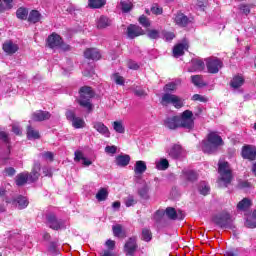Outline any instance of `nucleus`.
<instances>
[{"instance_id": "nucleus-62", "label": "nucleus", "mask_w": 256, "mask_h": 256, "mask_svg": "<svg viewBox=\"0 0 256 256\" xmlns=\"http://www.w3.org/2000/svg\"><path fill=\"white\" fill-rule=\"evenodd\" d=\"M83 159H85V157L83 156V152L76 151L74 161H83Z\"/></svg>"}, {"instance_id": "nucleus-44", "label": "nucleus", "mask_w": 256, "mask_h": 256, "mask_svg": "<svg viewBox=\"0 0 256 256\" xmlns=\"http://www.w3.org/2000/svg\"><path fill=\"white\" fill-rule=\"evenodd\" d=\"M192 83L196 87H203V77L201 75H194L191 77Z\"/></svg>"}, {"instance_id": "nucleus-46", "label": "nucleus", "mask_w": 256, "mask_h": 256, "mask_svg": "<svg viewBox=\"0 0 256 256\" xmlns=\"http://www.w3.org/2000/svg\"><path fill=\"white\" fill-rule=\"evenodd\" d=\"M198 191L201 195H208L209 194V186L206 182H201Z\"/></svg>"}, {"instance_id": "nucleus-30", "label": "nucleus", "mask_w": 256, "mask_h": 256, "mask_svg": "<svg viewBox=\"0 0 256 256\" xmlns=\"http://www.w3.org/2000/svg\"><path fill=\"white\" fill-rule=\"evenodd\" d=\"M252 203L249 198H243L238 204L237 209L238 211H247L251 207Z\"/></svg>"}, {"instance_id": "nucleus-45", "label": "nucleus", "mask_w": 256, "mask_h": 256, "mask_svg": "<svg viewBox=\"0 0 256 256\" xmlns=\"http://www.w3.org/2000/svg\"><path fill=\"white\" fill-rule=\"evenodd\" d=\"M166 215H167L168 219H172L173 221H175V219H177V211L173 207H168L166 209Z\"/></svg>"}, {"instance_id": "nucleus-51", "label": "nucleus", "mask_w": 256, "mask_h": 256, "mask_svg": "<svg viewBox=\"0 0 256 256\" xmlns=\"http://www.w3.org/2000/svg\"><path fill=\"white\" fill-rule=\"evenodd\" d=\"M113 79H114L116 85H125V79L122 76H120L119 74H117V73L114 74Z\"/></svg>"}, {"instance_id": "nucleus-56", "label": "nucleus", "mask_w": 256, "mask_h": 256, "mask_svg": "<svg viewBox=\"0 0 256 256\" xmlns=\"http://www.w3.org/2000/svg\"><path fill=\"white\" fill-rule=\"evenodd\" d=\"M149 39H159V31L157 30H149L148 31Z\"/></svg>"}, {"instance_id": "nucleus-9", "label": "nucleus", "mask_w": 256, "mask_h": 256, "mask_svg": "<svg viewBox=\"0 0 256 256\" xmlns=\"http://www.w3.org/2000/svg\"><path fill=\"white\" fill-rule=\"evenodd\" d=\"M206 67L208 69V73H219V69L223 67V62L217 58H207L206 59Z\"/></svg>"}, {"instance_id": "nucleus-7", "label": "nucleus", "mask_w": 256, "mask_h": 256, "mask_svg": "<svg viewBox=\"0 0 256 256\" xmlns=\"http://www.w3.org/2000/svg\"><path fill=\"white\" fill-rule=\"evenodd\" d=\"M48 46L50 49H62V51H69V45L63 43V39L58 34H51L48 37Z\"/></svg>"}, {"instance_id": "nucleus-47", "label": "nucleus", "mask_w": 256, "mask_h": 256, "mask_svg": "<svg viewBox=\"0 0 256 256\" xmlns=\"http://www.w3.org/2000/svg\"><path fill=\"white\" fill-rule=\"evenodd\" d=\"M153 238V234H151V230L144 228L142 230V239L143 241L149 242Z\"/></svg>"}, {"instance_id": "nucleus-63", "label": "nucleus", "mask_w": 256, "mask_h": 256, "mask_svg": "<svg viewBox=\"0 0 256 256\" xmlns=\"http://www.w3.org/2000/svg\"><path fill=\"white\" fill-rule=\"evenodd\" d=\"M0 139L4 141V143H9V135H7V132H0Z\"/></svg>"}, {"instance_id": "nucleus-52", "label": "nucleus", "mask_w": 256, "mask_h": 256, "mask_svg": "<svg viewBox=\"0 0 256 256\" xmlns=\"http://www.w3.org/2000/svg\"><path fill=\"white\" fill-rule=\"evenodd\" d=\"M192 101H199L200 103H207V97H204L199 94H194L192 96Z\"/></svg>"}, {"instance_id": "nucleus-23", "label": "nucleus", "mask_w": 256, "mask_h": 256, "mask_svg": "<svg viewBox=\"0 0 256 256\" xmlns=\"http://www.w3.org/2000/svg\"><path fill=\"white\" fill-rule=\"evenodd\" d=\"M12 205L17 207V209H25L29 205V200H27L24 196H18L13 199Z\"/></svg>"}, {"instance_id": "nucleus-28", "label": "nucleus", "mask_w": 256, "mask_h": 256, "mask_svg": "<svg viewBox=\"0 0 256 256\" xmlns=\"http://www.w3.org/2000/svg\"><path fill=\"white\" fill-rule=\"evenodd\" d=\"M114 237H119L121 239H125L127 237V233L123 230V226L120 224L114 225L112 227Z\"/></svg>"}, {"instance_id": "nucleus-40", "label": "nucleus", "mask_w": 256, "mask_h": 256, "mask_svg": "<svg viewBox=\"0 0 256 256\" xmlns=\"http://www.w3.org/2000/svg\"><path fill=\"white\" fill-rule=\"evenodd\" d=\"M178 85V82H169L164 86L163 91H165L166 93H173V91H177Z\"/></svg>"}, {"instance_id": "nucleus-17", "label": "nucleus", "mask_w": 256, "mask_h": 256, "mask_svg": "<svg viewBox=\"0 0 256 256\" xmlns=\"http://www.w3.org/2000/svg\"><path fill=\"white\" fill-rule=\"evenodd\" d=\"M145 171H147V164L145 163V161L143 160L136 161L134 165L135 177L137 179H141V176L143 175V173H145Z\"/></svg>"}, {"instance_id": "nucleus-14", "label": "nucleus", "mask_w": 256, "mask_h": 256, "mask_svg": "<svg viewBox=\"0 0 256 256\" xmlns=\"http://www.w3.org/2000/svg\"><path fill=\"white\" fill-rule=\"evenodd\" d=\"M2 49L7 55H15V53L19 51V45L13 43L11 40H7L4 42Z\"/></svg>"}, {"instance_id": "nucleus-31", "label": "nucleus", "mask_w": 256, "mask_h": 256, "mask_svg": "<svg viewBox=\"0 0 256 256\" xmlns=\"http://www.w3.org/2000/svg\"><path fill=\"white\" fill-rule=\"evenodd\" d=\"M245 225L248 227V229L256 228V210H254L252 214L246 219Z\"/></svg>"}, {"instance_id": "nucleus-61", "label": "nucleus", "mask_w": 256, "mask_h": 256, "mask_svg": "<svg viewBox=\"0 0 256 256\" xmlns=\"http://www.w3.org/2000/svg\"><path fill=\"white\" fill-rule=\"evenodd\" d=\"M128 68L134 69V71H137V69H139V65L135 61L130 60L128 61Z\"/></svg>"}, {"instance_id": "nucleus-21", "label": "nucleus", "mask_w": 256, "mask_h": 256, "mask_svg": "<svg viewBox=\"0 0 256 256\" xmlns=\"http://www.w3.org/2000/svg\"><path fill=\"white\" fill-rule=\"evenodd\" d=\"M203 69H205V62L200 59H193L191 61V67L188 68V71L190 73H194V71H203Z\"/></svg>"}, {"instance_id": "nucleus-25", "label": "nucleus", "mask_w": 256, "mask_h": 256, "mask_svg": "<svg viewBox=\"0 0 256 256\" xmlns=\"http://www.w3.org/2000/svg\"><path fill=\"white\" fill-rule=\"evenodd\" d=\"M29 181V172H23L16 176V185L18 187H23Z\"/></svg>"}, {"instance_id": "nucleus-12", "label": "nucleus", "mask_w": 256, "mask_h": 256, "mask_svg": "<svg viewBox=\"0 0 256 256\" xmlns=\"http://www.w3.org/2000/svg\"><path fill=\"white\" fill-rule=\"evenodd\" d=\"M164 126L167 129L175 130L180 127V117L179 116H170L164 120Z\"/></svg>"}, {"instance_id": "nucleus-41", "label": "nucleus", "mask_w": 256, "mask_h": 256, "mask_svg": "<svg viewBox=\"0 0 256 256\" xmlns=\"http://www.w3.org/2000/svg\"><path fill=\"white\" fill-rule=\"evenodd\" d=\"M27 137L28 139H39V131L33 129V127L28 126L27 128Z\"/></svg>"}, {"instance_id": "nucleus-1", "label": "nucleus", "mask_w": 256, "mask_h": 256, "mask_svg": "<svg viewBox=\"0 0 256 256\" xmlns=\"http://www.w3.org/2000/svg\"><path fill=\"white\" fill-rule=\"evenodd\" d=\"M225 142L223 138L219 135V132L211 131L207 135V139L202 141V151L204 153H215L219 147H223Z\"/></svg>"}, {"instance_id": "nucleus-48", "label": "nucleus", "mask_w": 256, "mask_h": 256, "mask_svg": "<svg viewBox=\"0 0 256 256\" xmlns=\"http://www.w3.org/2000/svg\"><path fill=\"white\" fill-rule=\"evenodd\" d=\"M138 21L140 25H142V27H151V22L149 21V18H147L145 15L140 16Z\"/></svg>"}, {"instance_id": "nucleus-53", "label": "nucleus", "mask_w": 256, "mask_h": 256, "mask_svg": "<svg viewBox=\"0 0 256 256\" xmlns=\"http://www.w3.org/2000/svg\"><path fill=\"white\" fill-rule=\"evenodd\" d=\"M239 9L242 11V13H244V15H249V13H251V7H249L247 4L240 5Z\"/></svg>"}, {"instance_id": "nucleus-18", "label": "nucleus", "mask_w": 256, "mask_h": 256, "mask_svg": "<svg viewBox=\"0 0 256 256\" xmlns=\"http://www.w3.org/2000/svg\"><path fill=\"white\" fill-rule=\"evenodd\" d=\"M84 57L92 61H99L101 59V52L97 48H88L84 51Z\"/></svg>"}, {"instance_id": "nucleus-43", "label": "nucleus", "mask_w": 256, "mask_h": 256, "mask_svg": "<svg viewBox=\"0 0 256 256\" xmlns=\"http://www.w3.org/2000/svg\"><path fill=\"white\" fill-rule=\"evenodd\" d=\"M113 129L116 131V133H125V127L121 121H115L113 123Z\"/></svg>"}, {"instance_id": "nucleus-35", "label": "nucleus", "mask_w": 256, "mask_h": 256, "mask_svg": "<svg viewBox=\"0 0 256 256\" xmlns=\"http://www.w3.org/2000/svg\"><path fill=\"white\" fill-rule=\"evenodd\" d=\"M156 169L158 171H166V169H169V160L162 158L159 162L156 163Z\"/></svg>"}, {"instance_id": "nucleus-3", "label": "nucleus", "mask_w": 256, "mask_h": 256, "mask_svg": "<svg viewBox=\"0 0 256 256\" xmlns=\"http://www.w3.org/2000/svg\"><path fill=\"white\" fill-rule=\"evenodd\" d=\"M79 95L78 103L80 107L87 109L88 113H91V111H93V103H91V99L95 97L93 88L89 86H83L79 90Z\"/></svg>"}, {"instance_id": "nucleus-54", "label": "nucleus", "mask_w": 256, "mask_h": 256, "mask_svg": "<svg viewBox=\"0 0 256 256\" xmlns=\"http://www.w3.org/2000/svg\"><path fill=\"white\" fill-rule=\"evenodd\" d=\"M163 37L165 41H173V39H175V34L173 32H163Z\"/></svg>"}, {"instance_id": "nucleus-55", "label": "nucleus", "mask_w": 256, "mask_h": 256, "mask_svg": "<svg viewBox=\"0 0 256 256\" xmlns=\"http://www.w3.org/2000/svg\"><path fill=\"white\" fill-rule=\"evenodd\" d=\"M4 173L5 175H7L8 177H13V175H15V173H17V171L15 170V168L13 167H8L4 169Z\"/></svg>"}, {"instance_id": "nucleus-4", "label": "nucleus", "mask_w": 256, "mask_h": 256, "mask_svg": "<svg viewBox=\"0 0 256 256\" xmlns=\"http://www.w3.org/2000/svg\"><path fill=\"white\" fill-rule=\"evenodd\" d=\"M180 117V128L193 131L195 129V117L191 110H185Z\"/></svg>"}, {"instance_id": "nucleus-57", "label": "nucleus", "mask_w": 256, "mask_h": 256, "mask_svg": "<svg viewBox=\"0 0 256 256\" xmlns=\"http://www.w3.org/2000/svg\"><path fill=\"white\" fill-rule=\"evenodd\" d=\"M137 202L135 201V199L133 198V196H129L128 198H126L125 200V205L126 207H133V205H135Z\"/></svg>"}, {"instance_id": "nucleus-60", "label": "nucleus", "mask_w": 256, "mask_h": 256, "mask_svg": "<svg viewBox=\"0 0 256 256\" xmlns=\"http://www.w3.org/2000/svg\"><path fill=\"white\" fill-rule=\"evenodd\" d=\"M105 151L106 153H111L112 155H115V153H117V146H106Z\"/></svg>"}, {"instance_id": "nucleus-5", "label": "nucleus", "mask_w": 256, "mask_h": 256, "mask_svg": "<svg viewBox=\"0 0 256 256\" xmlns=\"http://www.w3.org/2000/svg\"><path fill=\"white\" fill-rule=\"evenodd\" d=\"M213 221L221 229H233V219L227 212H222L213 218Z\"/></svg>"}, {"instance_id": "nucleus-33", "label": "nucleus", "mask_w": 256, "mask_h": 256, "mask_svg": "<svg viewBox=\"0 0 256 256\" xmlns=\"http://www.w3.org/2000/svg\"><path fill=\"white\" fill-rule=\"evenodd\" d=\"M29 15V10L25 7H20L16 11V17L17 19H20L21 21H25L27 19V16Z\"/></svg>"}, {"instance_id": "nucleus-11", "label": "nucleus", "mask_w": 256, "mask_h": 256, "mask_svg": "<svg viewBox=\"0 0 256 256\" xmlns=\"http://www.w3.org/2000/svg\"><path fill=\"white\" fill-rule=\"evenodd\" d=\"M243 159H248L249 161H255L256 159V147L247 145L242 148Z\"/></svg>"}, {"instance_id": "nucleus-39", "label": "nucleus", "mask_w": 256, "mask_h": 256, "mask_svg": "<svg viewBox=\"0 0 256 256\" xmlns=\"http://www.w3.org/2000/svg\"><path fill=\"white\" fill-rule=\"evenodd\" d=\"M105 0H89V7L91 9H101V7H104Z\"/></svg>"}, {"instance_id": "nucleus-27", "label": "nucleus", "mask_w": 256, "mask_h": 256, "mask_svg": "<svg viewBox=\"0 0 256 256\" xmlns=\"http://www.w3.org/2000/svg\"><path fill=\"white\" fill-rule=\"evenodd\" d=\"M182 148L181 145H173L171 147V149L168 151V154L170 157H172V159H179V157H181V152H182Z\"/></svg>"}, {"instance_id": "nucleus-37", "label": "nucleus", "mask_w": 256, "mask_h": 256, "mask_svg": "<svg viewBox=\"0 0 256 256\" xmlns=\"http://www.w3.org/2000/svg\"><path fill=\"white\" fill-rule=\"evenodd\" d=\"M72 127H74V129H83L85 127V120L81 117H76L72 121Z\"/></svg>"}, {"instance_id": "nucleus-24", "label": "nucleus", "mask_w": 256, "mask_h": 256, "mask_svg": "<svg viewBox=\"0 0 256 256\" xmlns=\"http://www.w3.org/2000/svg\"><path fill=\"white\" fill-rule=\"evenodd\" d=\"M174 21L179 27H187L189 24V18L183 13H178L175 16Z\"/></svg>"}, {"instance_id": "nucleus-13", "label": "nucleus", "mask_w": 256, "mask_h": 256, "mask_svg": "<svg viewBox=\"0 0 256 256\" xmlns=\"http://www.w3.org/2000/svg\"><path fill=\"white\" fill-rule=\"evenodd\" d=\"M93 129L100 133V135H103L104 137H111V132L109 131V128L103 123L99 121H95L92 123Z\"/></svg>"}, {"instance_id": "nucleus-34", "label": "nucleus", "mask_w": 256, "mask_h": 256, "mask_svg": "<svg viewBox=\"0 0 256 256\" xmlns=\"http://www.w3.org/2000/svg\"><path fill=\"white\" fill-rule=\"evenodd\" d=\"M244 83L245 79H243V77L235 76L231 81V87H233V89H239Z\"/></svg>"}, {"instance_id": "nucleus-42", "label": "nucleus", "mask_w": 256, "mask_h": 256, "mask_svg": "<svg viewBox=\"0 0 256 256\" xmlns=\"http://www.w3.org/2000/svg\"><path fill=\"white\" fill-rule=\"evenodd\" d=\"M109 193L107 192V190L105 188H101L98 193L96 194V199L98 201H105V199H107Z\"/></svg>"}, {"instance_id": "nucleus-8", "label": "nucleus", "mask_w": 256, "mask_h": 256, "mask_svg": "<svg viewBox=\"0 0 256 256\" xmlns=\"http://www.w3.org/2000/svg\"><path fill=\"white\" fill-rule=\"evenodd\" d=\"M138 247L139 246L137 245V238L136 237L129 238L124 245L125 255L135 256V253L137 252Z\"/></svg>"}, {"instance_id": "nucleus-59", "label": "nucleus", "mask_w": 256, "mask_h": 256, "mask_svg": "<svg viewBox=\"0 0 256 256\" xmlns=\"http://www.w3.org/2000/svg\"><path fill=\"white\" fill-rule=\"evenodd\" d=\"M66 118L68 119V121H73L77 118V116H75V112L68 110L66 112Z\"/></svg>"}, {"instance_id": "nucleus-49", "label": "nucleus", "mask_w": 256, "mask_h": 256, "mask_svg": "<svg viewBox=\"0 0 256 256\" xmlns=\"http://www.w3.org/2000/svg\"><path fill=\"white\" fill-rule=\"evenodd\" d=\"M40 157H42V159H45V161H53L55 156L53 152L47 151V152L41 153Z\"/></svg>"}, {"instance_id": "nucleus-22", "label": "nucleus", "mask_w": 256, "mask_h": 256, "mask_svg": "<svg viewBox=\"0 0 256 256\" xmlns=\"http://www.w3.org/2000/svg\"><path fill=\"white\" fill-rule=\"evenodd\" d=\"M47 119H51V114L47 111L38 110L32 114L33 121H47Z\"/></svg>"}, {"instance_id": "nucleus-26", "label": "nucleus", "mask_w": 256, "mask_h": 256, "mask_svg": "<svg viewBox=\"0 0 256 256\" xmlns=\"http://www.w3.org/2000/svg\"><path fill=\"white\" fill-rule=\"evenodd\" d=\"M43 19V15L39 13L38 10H31L28 15V22L29 23H39Z\"/></svg>"}, {"instance_id": "nucleus-50", "label": "nucleus", "mask_w": 256, "mask_h": 256, "mask_svg": "<svg viewBox=\"0 0 256 256\" xmlns=\"http://www.w3.org/2000/svg\"><path fill=\"white\" fill-rule=\"evenodd\" d=\"M151 12H152L154 15H162V14H163V8L159 7L158 4H154V5H152V7H151Z\"/></svg>"}, {"instance_id": "nucleus-29", "label": "nucleus", "mask_w": 256, "mask_h": 256, "mask_svg": "<svg viewBox=\"0 0 256 256\" xmlns=\"http://www.w3.org/2000/svg\"><path fill=\"white\" fill-rule=\"evenodd\" d=\"M98 29H106V27H111V20L107 16H101L97 21Z\"/></svg>"}, {"instance_id": "nucleus-6", "label": "nucleus", "mask_w": 256, "mask_h": 256, "mask_svg": "<svg viewBox=\"0 0 256 256\" xmlns=\"http://www.w3.org/2000/svg\"><path fill=\"white\" fill-rule=\"evenodd\" d=\"M161 105L164 107H167V105H173L175 109H181V107H183V99L177 95L165 93L162 95Z\"/></svg>"}, {"instance_id": "nucleus-2", "label": "nucleus", "mask_w": 256, "mask_h": 256, "mask_svg": "<svg viewBox=\"0 0 256 256\" xmlns=\"http://www.w3.org/2000/svg\"><path fill=\"white\" fill-rule=\"evenodd\" d=\"M218 173L220 177L218 178V187H228L233 180V174L231 173V168L229 167V162L221 161L218 163Z\"/></svg>"}, {"instance_id": "nucleus-15", "label": "nucleus", "mask_w": 256, "mask_h": 256, "mask_svg": "<svg viewBox=\"0 0 256 256\" xmlns=\"http://www.w3.org/2000/svg\"><path fill=\"white\" fill-rule=\"evenodd\" d=\"M143 34V28H141L140 26L131 24L127 28V35L129 39H135V37H139Z\"/></svg>"}, {"instance_id": "nucleus-38", "label": "nucleus", "mask_w": 256, "mask_h": 256, "mask_svg": "<svg viewBox=\"0 0 256 256\" xmlns=\"http://www.w3.org/2000/svg\"><path fill=\"white\" fill-rule=\"evenodd\" d=\"M120 5L123 13H129V11L133 9V3H131L129 0L121 1Z\"/></svg>"}, {"instance_id": "nucleus-16", "label": "nucleus", "mask_w": 256, "mask_h": 256, "mask_svg": "<svg viewBox=\"0 0 256 256\" xmlns=\"http://www.w3.org/2000/svg\"><path fill=\"white\" fill-rule=\"evenodd\" d=\"M40 171L41 164L39 162L34 163L31 173H28V179L30 183H35V181L39 180V177H41Z\"/></svg>"}, {"instance_id": "nucleus-58", "label": "nucleus", "mask_w": 256, "mask_h": 256, "mask_svg": "<svg viewBox=\"0 0 256 256\" xmlns=\"http://www.w3.org/2000/svg\"><path fill=\"white\" fill-rule=\"evenodd\" d=\"M197 7L201 11H205V7H207V0H197Z\"/></svg>"}, {"instance_id": "nucleus-19", "label": "nucleus", "mask_w": 256, "mask_h": 256, "mask_svg": "<svg viewBox=\"0 0 256 256\" xmlns=\"http://www.w3.org/2000/svg\"><path fill=\"white\" fill-rule=\"evenodd\" d=\"M187 49H189V44L187 42L177 44L173 48L174 57H181L185 55V51H187Z\"/></svg>"}, {"instance_id": "nucleus-32", "label": "nucleus", "mask_w": 256, "mask_h": 256, "mask_svg": "<svg viewBox=\"0 0 256 256\" xmlns=\"http://www.w3.org/2000/svg\"><path fill=\"white\" fill-rule=\"evenodd\" d=\"M183 175L187 181H197L199 175L193 170H183Z\"/></svg>"}, {"instance_id": "nucleus-64", "label": "nucleus", "mask_w": 256, "mask_h": 256, "mask_svg": "<svg viewBox=\"0 0 256 256\" xmlns=\"http://www.w3.org/2000/svg\"><path fill=\"white\" fill-rule=\"evenodd\" d=\"M106 246L108 247V249H111L113 251V249H115V241L107 240L106 241Z\"/></svg>"}, {"instance_id": "nucleus-36", "label": "nucleus", "mask_w": 256, "mask_h": 256, "mask_svg": "<svg viewBox=\"0 0 256 256\" xmlns=\"http://www.w3.org/2000/svg\"><path fill=\"white\" fill-rule=\"evenodd\" d=\"M138 195H140L141 199H149V185L144 184L140 189H138Z\"/></svg>"}, {"instance_id": "nucleus-20", "label": "nucleus", "mask_w": 256, "mask_h": 256, "mask_svg": "<svg viewBox=\"0 0 256 256\" xmlns=\"http://www.w3.org/2000/svg\"><path fill=\"white\" fill-rule=\"evenodd\" d=\"M129 163H131V156L127 155V154H121L116 156L115 158V164L118 167H127V165H129Z\"/></svg>"}, {"instance_id": "nucleus-10", "label": "nucleus", "mask_w": 256, "mask_h": 256, "mask_svg": "<svg viewBox=\"0 0 256 256\" xmlns=\"http://www.w3.org/2000/svg\"><path fill=\"white\" fill-rule=\"evenodd\" d=\"M46 219L50 229H54V231H59V229H61V225H63V222L61 220H57V216H55V214H47Z\"/></svg>"}]
</instances>
